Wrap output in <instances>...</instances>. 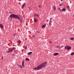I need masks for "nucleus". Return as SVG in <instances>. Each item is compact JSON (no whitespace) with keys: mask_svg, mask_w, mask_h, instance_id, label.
I'll use <instances>...</instances> for the list:
<instances>
[{"mask_svg":"<svg viewBox=\"0 0 74 74\" xmlns=\"http://www.w3.org/2000/svg\"><path fill=\"white\" fill-rule=\"evenodd\" d=\"M47 63L46 62H44L38 66L37 67H36L35 68H34V70H41L42 68H45L47 67Z\"/></svg>","mask_w":74,"mask_h":74,"instance_id":"obj_1","label":"nucleus"},{"mask_svg":"<svg viewBox=\"0 0 74 74\" xmlns=\"http://www.w3.org/2000/svg\"><path fill=\"white\" fill-rule=\"evenodd\" d=\"M10 17L11 18V20H12V18H14V19H20V17L14 14H11L10 16Z\"/></svg>","mask_w":74,"mask_h":74,"instance_id":"obj_2","label":"nucleus"},{"mask_svg":"<svg viewBox=\"0 0 74 74\" xmlns=\"http://www.w3.org/2000/svg\"><path fill=\"white\" fill-rule=\"evenodd\" d=\"M15 48L14 47H12L8 50H6V53H10V52H12V51H13L15 49Z\"/></svg>","mask_w":74,"mask_h":74,"instance_id":"obj_3","label":"nucleus"},{"mask_svg":"<svg viewBox=\"0 0 74 74\" xmlns=\"http://www.w3.org/2000/svg\"><path fill=\"white\" fill-rule=\"evenodd\" d=\"M59 53H55L53 54V56H58V55H59Z\"/></svg>","mask_w":74,"mask_h":74,"instance_id":"obj_4","label":"nucleus"},{"mask_svg":"<svg viewBox=\"0 0 74 74\" xmlns=\"http://www.w3.org/2000/svg\"><path fill=\"white\" fill-rule=\"evenodd\" d=\"M0 27L1 29H3L4 28V27H3V25L1 24L0 25Z\"/></svg>","mask_w":74,"mask_h":74,"instance_id":"obj_5","label":"nucleus"},{"mask_svg":"<svg viewBox=\"0 0 74 74\" xmlns=\"http://www.w3.org/2000/svg\"><path fill=\"white\" fill-rule=\"evenodd\" d=\"M25 3H24L23 5L22 6V8H24V7H25Z\"/></svg>","mask_w":74,"mask_h":74,"instance_id":"obj_6","label":"nucleus"},{"mask_svg":"<svg viewBox=\"0 0 74 74\" xmlns=\"http://www.w3.org/2000/svg\"><path fill=\"white\" fill-rule=\"evenodd\" d=\"M22 66L23 67H24V61H23L22 62Z\"/></svg>","mask_w":74,"mask_h":74,"instance_id":"obj_7","label":"nucleus"},{"mask_svg":"<svg viewBox=\"0 0 74 74\" xmlns=\"http://www.w3.org/2000/svg\"><path fill=\"white\" fill-rule=\"evenodd\" d=\"M32 52H29L27 53V55H31V54H32Z\"/></svg>","mask_w":74,"mask_h":74,"instance_id":"obj_8","label":"nucleus"},{"mask_svg":"<svg viewBox=\"0 0 74 74\" xmlns=\"http://www.w3.org/2000/svg\"><path fill=\"white\" fill-rule=\"evenodd\" d=\"M45 26H46V25H44L42 26V28H44V27H45Z\"/></svg>","mask_w":74,"mask_h":74,"instance_id":"obj_9","label":"nucleus"},{"mask_svg":"<svg viewBox=\"0 0 74 74\" xmlns=\"http://www.w3.org/2000/svg\"><path fill=\"white\" fill-rule=\"evenodd\" d=\"M25 60H27V61H30V60H29V59L28 58H26Z\"/></svg>","mask_w":74,"mask_h":74,"instance_id":"obj_10","label":"nucleus"},{"mask_svg":"<svg viewBox=\"0 0 74 74\" xmlns=\"http://www.w3.org/2000/svg\"><path fill=\"white\" fill-rule=\"evenodd\" d=\"M71 49V47H68V48L67 49V50H69L70 49Z\"/></svg>","mask_w":74,"mask_h":74,"instance_id":"obj_11","label":"nucleus"},{"mask_svg":"<svg viewBox=\"0 0 74 74\" xmlns=\"http://www.w3.org/2000/svg\"><path fill=\"white\" fill-rule=\"evenodd\" d=\"M34 20L35 22H37V20H36V19L35 18H34Z\"/></svg>","mask_w":74,"mask_h":74,"instance_id":"obj_12","label":"nucleus"},{"mask_svg":"<svg viewBox=\"0 0 74 74\" xmlns=\"http://www.w3.org/2000/svg\"><path fill=\"white\" fill-rule=\"evenodd\" d=\"M18 66H19V67L22 69V65H18Z\"/></svg>","mask_w":74,"mask_h":74,"instance_id":"obj_13","label":"nucleus"},{"mask_svg":"<svg viewBox=\"0 0 74 74\" xmlns=\"http://www.w3.org/2000/svg\"><path fill=\"white\" fill-rule=\"evenodd\" d=\"M65 10H65V9L64 8L62 9V11H65Z\"/></svg>","mask_w":74,"mask_h":74,"instance_id":"obj_14","label":"nucleus"},{"mask_svg":"<svg viewBox=\"0 0 74 74\" xmlns=\"http://www.w3.org/2000/svg\"><path fill=\"white\" fill-rule=\"evenodd\" d=\"M74 55V52L72 53L71 54V55Z\"/></svg>","mask_w":74,"mask_h":74,"instance_id":"obj_15","label":"nucleus"},{"mask_svg":"<svg viewBox=\"0 0 74 74\" xmlns=\"http://www.w3.org/2000/svg\"><path fill=\"white\" fill-rule=\"evenodd\" d=\"M53 10L54 11H56V7H55L53 8Z\"/></svg>","mask_w":74,"mask_h":74,"instance_id":"obj_16","label":"nucleus"},{"mask_svg":"<svg viewBox=\"0 0 74 74\" xmlns=\"http://www.w3.org/2000/svg\"><path fill=\"white\" fill-rule=\"evenodd\" d=\"M71 40H74V38H72L70 39Z\"/></svg>","mask_w":74,"mask_h":74,"instance_id":"obj_17","label":"nucleus"},{"mask_svg":"<svg viewBox=\"0 0 74 74\" xmlns=\"http://www.w3.org/2000/svg\"><path fill=\"white\" fill-rule=\"evenodd\" d=\"M58 10L60 11H62V10H60V8H58Z\"/></svg>","mask_w":74,"mask_h":74,"instance_id":"obj_18","label":"nucleus"},{"mask_svg":"<svg viewBox=\"0 0 74 74\" xmlns=\"http://www.w3.org/2000/svg\"><path fill=\"white\" fill-rule=\"evenodd\" d=\"M18 43H21V41L20 40H18Z\"/></svg>","mask_w":74,"mask_h":74,"instance_id":"obj_19","label":"nucleus"},{"mask_svg":"<svg viewBox=\"0 0 74 74\" xmlns=\"http://www.w3.org/2000/svg\"><path fill=\"white\" fill-rule=\"evenodd\" d=\"M67 48H68V47H66L65 48V49H67Z\"/></svg>","mask_w":74,"mask_h":74,"instance_id":"obj_20","label":"nucleus"},{"mask_svg":"<svg viewBox=\"0 0 74 74\" xmlns=\"http://www.w3.org/2000/svg\"><path fill=\"white\" fill-rule=\"evenodd\" d=\"M38 7H39L41 8V5H39Z\"/></svg>","mask_w":74,"mask_h":74,"instance_id":"obj_21","label":"nucleus"},{"mask_svg":"<svg viewBox=\"0 0 74 74\" xmlns=\"http://www.w3.org/2000/svg\"><path fill=\"white\" fill-rule=\"evenodd\" d=\"M49 25H52V23H49Z\"/></svg>","mask_w":74,"mask_h":74,"instance_id":"obj_22","label":"nucleus"},{"mask_svg":"<svg viewBox=\"0 0 74 74\" xmlns=\"http://www.w3.org/2000/svg\"><path fill=\"white\" fill-rule=\"evenodd\" d=\"M36 16H37V17H39V16H38V14H36Z\"/></svg>","mask_w":74,"mask_h":74,"instance_id":"obj_23","label":"nucleus"},{"mask_svg":"<svg viewBox=\"0 0 74 74\" xmlns=\"http://www.w3.org/2000/svg\"><path fill=\"white\" fill-rule=\"evenodd\" d=\"M37 15V14H35L34 15V16H36L37 15Z\"/></svg>","mask_w":74,"mask_h":74,"instance_id":"obj_24","label":"nucleus"},{"mask_svg":"<svg viewBox=\"0 0 74 74\" xmlns=\"http://www.w3.org/2000/svg\"><path fill=\"white\" fill-rule=\"evenodd\" d=\"M46 21H47V22H48V21H49V20H48V19H47L46 20Z\"/></svg>","mask_w":74,"mask_h":74,"instance_id":"obj_25","label":"nucleus"},{"mask_svg":"<svg viewBox=\"0 0 74 74\" xmlns=\"http://www.w3.org/2000/svg\"><path fill=\"white\" fill-rule=\"evenodd\" d=\"M67 8H68V9H69V7L68 6H67Z\"/></svg>","mask_w":74,"mask_h":74,"instance_id":"obj_26","label":"nucleus"},{"mask_svg":"<svg viewBox=\"0 0 74 74\" xmlns=\"http://www.w3.org/2000/svg\"><path fill=\"white\" fill-rule=\"evenodd\" d=\"M49 23H51V22H52V21H50L49 22Z\"/></svg>","mask_w":74,"mask_h":74,"instance_id":"obj_27","label":"nucleus"},{"mask_svg":"<svg viewBox=\"0 0 74 74\" xmlns=\"http://www.w3.org/2000/svg\"><path fill=\"white\" fill-rule=\"evenodd\" d=\"M52 18H50V21H51V20H52Z\"/></svg>","mask_w":74,"mask_h":74,"instance_id":"obj_28","label":"nucleus"},{"mask_svg":"<svg viewBox=\"0 0 74 74\" xmlns=\"http://www.w3.org/2000/svg\"><path fill=\"white\" fill-rule=\"evenodd\" d=\"M32 37H34V35H32Z\"/></svg>","mask_w":74,"mask_h":74,"instance_id":"obj_29","label":"nucleus"},{"mask_svg":"<svg viewBox=\"0 0 74 74\" xmlns=\"http://www.w3.org/2000/svg\"><path fill=\"white\" fill-rule=\"evenodd\" d=\"M25 49H27V47H26L25 48Z\"/></svg>","mask_w":74,"mask_h":74,"instance_id":"obj_30","label":"nucleus"},{"mask_svg":"<svg viewBox=\"0 0 74 74\" xmlns=\"http://www.w3.org/2000/svg\"><path fill=\"white\" fill-rule=\"evenodd\" d=\"M61 5H62V4H60L59 5L60 6H61Z\"/></svg>","mask_w":74,"mask_h":74,"instance_id":"obj_31","label":"nucleus"},{"mask_svg":"<svg viewBox=\"0 0 74 74\" xmlns=\"http://www.w3.org/2000/svg\"><path fill=\"white\" fill-rule=\"evenodd\" d=\"M49 43H52V42H49Z\"/></svg>","mask_w":74,"mask_h":74,"instance_id":"obj_32","label":"nucleus"},{"mask_svg":"<svg viewBox=\"0 0 74 74\" xmlns=\"http://www.w3.org/2000/svg\"><path fill=\"white\" fill-rule=\"evenodd\" d=\"M13 35H14V36H15V34H14Z\"/></svg>","mask_w":74,"mask_h":74,"instance_id":"obj_33","label":"nucleus"},{"mask_svg":"<svg viewBox=\"0 0 74 74\" xmlns=\"http://www.w3.org/2000/svg\"><path fill=\"white\" fill-rule=\"evenodd\" d=\"M57 48H59V47H57Z\"/></svg>","mask_w":74,"mask_h":74,"instance_id":"obj_34","label":"nucleus"},{"mask_svg":"<svg viewBox=\"0 0 74 74\" xmlns=\"http://www.w3.org/2000/svg\"><path fill=\"white\" fill-rule=\"evenodd\" d=\"M63 0H61V1H62Z\"/></svg>","mask_w":74,"mask_h":74,"instance_id":"obj_35","label":"nucleus"},{"mask_svg":"<svg viewBox=\"0 0 74 74\" xmlns=\"http://www.w3.org/2000/svg\"><path fill=\"white\" fill-rule=\"evenodd\" d=\"M2 59H3V58H2ZM2 59H1V60H2Z\"/></svg>","mask_w":74,"mask_h":74,"instance_id":"obj_36","label":"nucleus"},{"mask_svg":"<svg viewBox=\"0 0 74 74\" xmlns=\"http://www.w3.org/2000/svg\"><path fill=\"white\" fill-rule=\"evenodd\" d=\"M67 47H69V46H67Z\"/></svg>","mask_w":74,"mask_h":74,"instance_id":"obj_37","label":"nucleus"},{"mask_svg":"<svg viewBox=\"0 0 74 74\" xmlns=\"http://www.w3.org/2000/svg\"><path fill=\"white\" fill-rule=\"evenodd\" d=\"M57 47H59V46H58Z\"/></svg>","mask_w":74,"mask_h":74,"instance_id":"obj_38","label":"nucleus"}]
</instances>
